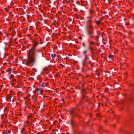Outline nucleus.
Segmentation results:
<instances>
[{
  "mask_svg": "<svg viewBox=\"0 0 134 134\" xmlns=\"http://www.w3.org/2000/svg\"><path fill=\"white\" fill-rule=\"evenodd\" d=\"M56 56V54H52L51 55V57L53 58H55V57Z\"/></svg>",
  "mask_w": 134,
  "mask_h": 134,
  "instance_id": "nucleus-7",
  "label": "nucleus"
},
{
  "mask_svg": "<svg viewBox=\"0 0 134 134\" xmlns=\"http://www.w3.org/2000/svg\"><path fill=\"white\" fill-rule=\"evenodd\" d=\"M86 62V61L84 60H83L82 61V63L83 65L84 66V65H85V64Z\"/></svg>",
  "mask_w": 134,
  "mask_h": 134,
  "instance_id": "nucleus-6",
  "label": "nucleus"
},
{
  "mask_svg": "<svg viewBox=\"0 0 134 134\" xmlns=\"http://www.w3.org/2000/svg\"><path fill=\"white\" fill-rule=\"evenodd\" d=\"M70 124L72 126H73L74 124L73 121L72 120H71L70 121Z\"/></svg>",
  "mask_w": 134,
  "mask_h": 134,
  "instance_id": "nucleus-9",
  "label": "nucleus"
},
{
  "mask_svg": "<svg viewBox=\"0 0 134 134\" xmlns=\"http://www.w3.org/2000/svg\"><path fill=\"white\" fill-rule=\"evenodd\" d=\"M84 96L83 97H82L81 98V99H83L84 98Z\"/></svg>",
  "mask_w": 134,
  "mask_h": 134,
  "instance_id": "nucleus-21",
  "label": "nucleus"
},
{
  "mask_svg": "<svg viewBox=\"0 0 134 134\" xmlns=\"http://www.w3.org/2000/svg\"><path fill=\"white\" fill-rule=\"evenodd\" d=\"M74 113V112L73 111H71L70 112L71 114H72V113Z\"/></svg>",
  "mask_w": 134,
  "mask_h": 134,
  "instance_id": "nucleus-17",
  "label": "nucleus"
},
{
  "mask_svg": "<svg viewBox=\"0 0 134 134\" xmlns=\"http://www.w3.org/2000/svg\"><path fill=\"white\" fill-rule=\"evenodd\" d=\"M62 101H63L64 100V99H62Z\"/></svg>",
  "mask_w": 134,
  "mask_h": 134,
  "instance_id": "nucleus-26",
  "label": "nucleus"
},
{
  "mask_svg": "<svg viewBox=\"0 0 134 134\" xmlns=\"http://www.w3.org/2000/svg\"><path fill=\"white\" fill-rule=\"evenodd\" d=\"M66 59H69V58H68L67 57H66Z\"/></svg>",
  "mask_w": 134,
  "mask_h": 134,
  "instance_id": "nucleus-19",
  "label": "nucleus"
},
{
  "mask_svg": "<svg viewBox=\"0 0 134 134\" xmlns=\"http://www.w3.org/2000/svg\"><path fill=\"white\" fill-rule=\"evenodd\" d=\"M88 22H90V21L88 20Z\"/></svg>",
  "mask_w": 134,
  "mask_h": 134,
  "instance_id": "nucleus-27",
  "label": "nucleus"
},
{
  "mask_svg": "<svg viewBox=\"0 0 134 134\" xmlns=\"http://www.w3.org/2000/svg\"><path fill=\"white\" fill-rule=\"evenodd\" d=\"M87 33L89 36H91V35L93 34V32L91 31L88 30L87 31Z\"/></svg>",
  "mask_w": 134,
  "mask_h": 134,
  "instance_id": "nucleus-3",
  "label": "nucleus"
},
{
  "mask_svg": "<svg viewBox=\"0 0 134 134\" xmlns=\"http://www.w3.org/2000/svg\"><path fill=\"white\" fill-rule=\"evenodd\" d=\"M79 38H81V39H82V37H79Z\"/></svg>",
  "mask_w": 134,
  "mask_h": 134,
  "instance_id": "nucleus-23",
  "label": "nucleus"
},
{
  "mask_svg": "<svg viewBox=\"0 0 134 134\" xmlns=\"http://www.w3.org/2000/svg\"><path fill=\"white\" fill-rule=\"evenodd\" d=\"M129 24V23H127L126 24V25H128V24Z\"/></svg>",
  "mask_w": 134,
  "mask_h": 134,
  "instance_id": "nucleus-22",
  "label": "nucleus"
},
{
  "mask_svg": "<svg viewBox=\"0 0 134 134\" xmlns=\"http://www.w3.org/2000/svg\"><path fill=\"white\" fill-rule=\"evenodd\" d=\"M31 116L30 115H29V116H28L27 117V119H29V118Z\"/></svg>",
  "mask_w": 134,
  "mask_h": 134,
  "instance_id": "nucleus-18",
  "label": "nucleus"
},
{
  "mask_svg": "<svg viewBox=\"0 0 134 134\" xmlns=\"http://www.w3.org/2000/svg\"><path fill=\"white\" fill-rule=\"evenodd\" d=\"M88 49L90 50H93V48H91L90 46H89L88 47Z\"/></svg>",
  "mask_w": 134,
  "mask_h": 134,
  "instance_id": "nucleus-8",
  "label": "nucleus"
},
{
  "mask_svg": "<svg viewBox=\"0 0 134 134\" xmlns=\"http://www.w3.org/2000/svg\"><path fill=\"white\" fill-rule=\"evenodd\" d=\"M92 11H90V13H92Z\"/></svg>",
  "mask_w": 134,
  "mask_h": 134,
  "instance_id": "nucleus-24",
  "label": "nucleus"
},
{
  "mask_svg": "<svg viewBox=\"0 0 134 134\" xmlns=\"http://www.w3.org/2000/svg\"><path fill=\"white\" fill-rule=\"evenodd\" d=\"M90 44H94L95 43L94 42H90Z\"/></svg>",
  "mask_w": 134,
  "mask_h": 134,
  "instance_id": "nucleus-16",
  "label": "nucleus"
},
{
  "mask_svg": "<svg viewBox=\"0 0 134 134\" xmlns=\"http://www.w3.org/2000/svg\"><path fill=\"white\" fill-rule=\"evenodd\" d=\"M97 115H97H98V116H99V115Z\"/></svg>",
  "mask_w": 134,
  "mask_h": 134,
  "instance_id": "nucleus-29",
  "label": "nucleus"
},
{
  "mask_svg": "<svg viewBox=\"0 0 134 134\" xmlns=\"http://www.w3.org/2000/svg\"><path fill=\"white\" fill-rule=\"evenodd\" d=\"M82 45L83 46H84L85 47L86 46L84 42H83V44H82Z\"/></svg>",
  "mask_w": 134,
  "mask_h": 134,
  "instance_id": "nucleus-15",
  "label": "nucleus"
},
{
  "mask_svg": "<svg viewBox=\"0 0 134 134\" xmlns=\"http://www.w3.org/2000/svg\"><path fill=\"white\" fill-rule=\"evenodd\" d=\"M10 132H11L10 131H8L6 133L7 134H10Z\"/></svg>",
  "mask_w": 134,
  "mask_h": 134,
  "instance_id": "nucleus-13",
  "label": "nucleus"
},
{
  "mask_svg": "<svg viewBox=\"0 0 134 134\" xmlns=\"http://www.w3.org/2000/svg\"><path fill=\"white\" fill-rule=\"evenodd\" d=\"M79 105H81V102L79 103Z\"/></svg>",
  "mask_w": 134,
  "mask_h": 134,
  "instance_id": "nucleus-20",
  "label": "nucleus"
},
{
  "mask_svg": "<svg viewBox=\"0 0 134 134\" xmlns=\"http://www.w3.org/2000/svg\"><path fill=\"white\" fill-rule=\"evenodd\" d=\"M114 126H115V125L114 124Z\"/></svg>",
  "mask_w": 134,
  "mask_h": 134,
  "instance_id": "nucleus-28",
  "label": "nucleus"
},
{
  "mask_svg": "<svg viewBox=\"0 0 134 134\" xmlns=\"http://www.w3.org/2000/svg\"><path fill=\"white\" fill-rule=\"evenodd\" d=\"M39 92L41 94V93L42 91L41 88H37L35 90L33 91V93H35L36 94H38Z\"/></svg>",
  "mask_w": 134,
  "mask_h": 134,
  "instance_id": "nucleus-2",
  "label": "nucleus"
},
{
  "mask_svg": "<svg viewBox=\"0 0 134 134\" xmlns=\"http://www.w3.org/2000/svg\"><path fill=\"white\" fill-rule=\"evenodd\" d=\"M29 121H26V122H27V124H28V123H29Z\"/></svg>",
  "mask_w": 134,
  "mask_h": 134,
  "instance_id": "nucleus-25",
  "label": "nucleus"
},
{
  "mask_svg": "<svg viewBox=\"0 0 134 134\" xmlns=\"http://www.w3.org/2000/svg\"><path fill=\"white\" fill-rule=\"evenodd\" d=\"M85 58L84 60L85 61H86V60H87V59L88 58L87 57V55H85Z\"/></svg>",
  "mask_w": 134,
  "mask_h": 134,
  "instance_id": "nucleus-11",
  "label": "nucleus"
},
{
  "mask_svg": "<svg viewBox=\"0 0 134 134\" xmlns=\"http://www.w3.org/2000/svg\"><path fill=\"white\" fill-rule=\"evenodd\" d=\"M41 86L43 87H44V83H43V84L41 85Z\"/></svg>",
  "mask_w": 134,
  "mask_h": 134,
  "instance_id": "nucleus-14",
  "label": "nucleus"
},
{
  "mask_svg": "<svg viewBox=\"0 0 134 134\" xmlns=\"http://www.w3.org/2000/svg\"><path fill=\"white\" fill-rule=\"evenodd\" d=\"M96 23L97 25H98L100 24V22L99 21H96Z\"/></svg>",
  "mask_w": 134,
  "mask_h": 134,
  "instance_id": "nucleus-12",
  "label": "nucleus"
},
{
  "mask_svg": "<svg viewBox=\"0 0 134 134\" xmlns=\"http://www.w3.org/2000/svg\"><path fill=\"white\" fill-rule=\"evenodd\" d=\"M38 44L37 42L34 41L33 47L29 50L27 53V58L26 60V64L28 66H32L37 64L40 60L37 54V52L39 50L36 49L37 45Z\"/></svg>",
  "mask_w": 134,
  "mask_h": 134,
  "instance_id": "nucleus-1",
  "label": "nucleus"
},
{
  "mask_svg": "<svg viewBox=\"0 0 134 134\" xmlns=\"http://www.w3.org/2000/svg\"><path fill=\"white\" fill-rule=\"evenodd\" d=\"M108 57L112 59L113 57V56L112 55H109L108 56Z\"/></svg>",
  "mask_w": 134,
  "mask_h": 134,
  "instance_id": "nucleus-10",
  "label": "nucleus"
},
{
  "mask_svg": "<svg viewBox=\"0 0 134 134\" xmlns=\"http://www.w3.org/2000/svg\"><path fill=\"white\" fill-rule=\"evenodd\" d=\"M88 51V50H87L85 51H83L82 52V53L84 55V56L85 55H87L86 54V53Z\"/></svg>",
  "mask_w": 134,
  "mask_h": 134,
  "instance_id": "nucleus-5",
  "label": "nucleus"
},
{
  "mask_svg": "<svg viewBox=\"0 0 134 134\" xmlns=\"http://www.w3.org/2000/svg\"><path fill=\"white\" fill-rule=\"evenodd\" d=\"M85 89L84 88H82V91H81V93L84 96V93H85Z\"/></svg>",
  "mask_w": 134,
  "mask_h": 134,
  "instance_id": "nucleus-4",
  "label": "nucleus"
}]
</instances>
